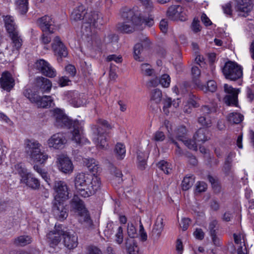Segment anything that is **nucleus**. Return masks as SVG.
<instances>
[{
    "label": "nucleus",
    "mask_w": 254,
    "mask_h": 254,
    "mask_svg": "<svg viewBox=\"0 0 254 254\" xmlns=\"http://www.w3.org/2000/svg\"><path fill=\"white\" fill-rule=\"evenodd\" d=\"M54 117L55 119V125L57 127L68 128L73 127V130L71 132V139L74 142L79 145H82L88 142L82 134V122L70 120L60 110L55 111Z\"/></svg>",
    "instance_id": "1"
},
{
    "label": "nucleus",
    "mask_w": 254,
    "mask_h": 254,
    "mask_svg": "<svg viewBox=\"0 0 254 254\" xmlns=\"http://www.w3.org/2000/svg\"><path fill=\"white\" fill-rule=\"evenodd\" d=\"M101 182L96 176L83 173H78L74 179V186L77 193L83 197H88L99 189Z\"/></svg>",
    "instance_id": "2"
},
{
    "label": "nucleus",
    "mask_w": 254,
    "mask_h": 254,
    "mask_svg": "<svg viewBox=\"0 0 254 254\" xmlns=\"http://www.w3.org/2000/svg\"><path fill=\"white\" fill-rule=\"evenodd\" d=\"M102 17L101 14L97 11H91L86 13L84 15V23L81 27L83 35L87 38L90 37L92 44L99 45L101 40L96 34H92V27H97L99 25H102Z\"/></svg>",
    "instance_id": "3"
},
{
    "label": "nucleus",
    "mask_w": 254,
    "mask_h": 254,
    "mask_svg": "<svg viewBox=\"0 0 254 254\" xmlns=\"http://www.w3.org/2000/svg\"><path fill=\"white\" fill-rule=\"evenodd\" d=\"M70 208L72 211L77 213L79 216V221L87 227L92 225L88 211L86 208L84 202L77 195H74L70 201Z\"/></svg>",
    "instance_id": "4"
},
{
    "label": "nucleus",
    "mask_w": 254,
    "mask_h": 254,
    "mask_svg": "<svg viewBox=\"0 0 254 254\" xmlns=\"http://www.w3.org/2000/svg\"><path fill=\"white\" fill-rule=\"evenodd\" d=\"M97 123L98 127L95 126L93 128L94 140L99 148H104L108 146L105 128H111V126L107 121L103 119H99Z\"/></svg>",
    "instance_id": "5"
},
{
    "label": "nucleus",
    "mask_w": 254,
    "mask_h": 254,
    "mask_svg": "<svg viewBox=\"0 0 254 254\" xmlns=\"http://www.w3.org/2000/svg\"><path fill=\"white\" fill-rule=\"evenodd\" d=\"M222 71L226 78L231 80H236L243 75L241 67L231 61L226 63Z\"/></svg>",
    "instance_id": "6"
},
{
    "label": "nucleus",
    "mask_w": 254,
    "mask_h": 254,
    "mask_svg": "<svg viewBox=\"0 0 254 254\" xmlns=\"http://www.w3.org/2000/svg\"><path fill=\"white\" fill-rule=\"evenodd\" d=\"M121 15L124 20L130 21L134 23H140L139 13L137 7L130 8L127 7H123L120 11Z\"/></svg>",
    "instance_id": "7"
},
{
    "label": "nucleus",
    "mask_w": 254,
    "mask_h": 254,
    "mask_svg": "<svg viewBox=\"0 0 254 254\" xmlns=\"http://www.w3.org/2000/svg\"><path fill=\"white\" fill-rule=\"evenodd\" d=\"M224 91L227 94L224 98V102L228 106H237L238 104V96L240 92L239 89L234 88L227 84L224 85Z\"/></svg>",
    "instance_id": "8"
},
{
    "label": "nucleus",
    "mask_w": 254,
    "mask_h": 254,
    "mask_svg": "<svg viewBox=\"0 0 254 254\" xmlns=\"http://www.w3.org/2000/svg\"><path fill=\"white\" fill-rule=\"evenodd\" d=\"M34 67L46 76L52 78L56 76V70L47 61L44 60H38L34 64Z\"/></svg>",
    "instance_id": "9"
},
{
    "label": "nucleus",
    "mask_w": 254,
    "mask_h": 254,
    "mask_svg": "<svg viewBox=\"0 0 254 254\" xmlns=\"http://www.w3.org/2000/svg\"><path fill=\"white\" fill-rule=\"evenodd\" d=\"M47 143L50 148L61 149L66 143V139L64 133L58 132L52 135L48 139Z\"/></svg>",
    "instance_id": "10"
},
{
    "label": "nucleus",
    "mask_w": 254,
    "mask_h": 254,
    "mask_svg": "<svg viewBox=\"0 0 254 254\" xmlns=\"http://www.w3.org/2000/svg\"><path fill=\"white\" fill-rule=\"evenodd\" d=\"M54 189L56 193L55 200H57V198L66 200L69 198V188L65 182L63 181H55Z\"/></svg>",
    "instance_id": "11"
},
{
    "label": "nucleus",
    "mask_w": 254,
    "mask_h": 254,
    "mask_svg": "<svg viewBox=\"0 0 254 254\" xmlns=\"http://www.w3.org/2000/svg\"><path fill=\"white\" fill-rule=\"evenodd\" d=\"M61 225H56L54 230L50 231L47 235L49 242L51 247L57 246L61 240V236L63 237L64 229Z\"/></svg>",
    "instance_id": "12"
},
{
    "label": "nucleus",
    "mask_w": 254,
    "mask_h": 254,
    "mask_svg": "<svg viewBox=\"0 0 254 254\" xmlns=\"http://www.w3.org/2000/svg\"><path fill=\"white\" fill-rule=\"evenodd\" d=\"M9 35L12 40L13 48L11 51H10L8 50V46H6L4 52L8 56H11L13 53L17 54L18 51L22 44V39L19 35L18 31L9 34Z\"/></svg>",
    "instance_id": "13"
},
{
    "label": "nucleus",
    "mask_w": 254,
    "mask_h": 254,
    "mask_svg": "<svg viewBox=\"0 0 254 254\" xmlns=\"http://www.w3.org/2000/svg\"><path fill=\"white\" fill-rule=\"evenodd\" d=\"M53 211L56 218L60 221L64 220L68 216L67 210L64 203L58 200H55L53 202Z\"/></svg>",
    "instance_id": "14"
},
{
    "label": "nucleus",
    "mask_w": 254,
    "mask_h": 254,
    "mask_svg": "<svg viewBox=\"0 0 254 254\" xmlns=\"http://www.w3.org/2000/svg\"><path fill=\"white\" fill-rule=\"evenodd\" d=\"M37 23L43 32H49L50 33H54L55 22L51 16L45 15L39 18L37 20Z\"/></svg>",
    "instance_id": "15"
},
{
    "label": "nucleus",
    "mask_w": 254,
    "mask_h": 254,
    "mask_svg": "<svg viewBox=\"0 0 254 254\" xmlns=\"http://www.w3.org/2000/svg\"><path fill=\"white\" fill-rule=\"evenodd\" d=\"M167 14L170 18L173 20L179 19L181 21H184L186 19V15L184 12V8L180 5H172L169 7Z\"/></svg>",
    "instance_id": "16"
},
{
    "label": "nucleus",
    "mask_w": 254,
    "mask_h": 254,
    "mask_svg": "<svg viewBox=\"0 0 254 254\" xmlns=\"http://www.w3.org/2000/svg\"><path fill=\"white\" fill-rule=\"evenodd\" d=\"M58 166L59 169L64 173H70L73 169V166L69 158L64 155H59L58 158Z\"/></svg>",
    "instance_id": "17"
},
{
    "label": "nucleus",
    "mask_w": 254,
    "mask_h": 254,
    "mask_svg": "<svg viewBox=\"0 0 254 254\" xmlns=\"http://www.w3.org/2000/svg\"><path fill=\"white\" fill-rule=\"evenodd\" d=\"M64 243L66 247L69 249H72L77 246V236L73 231H67L64 230L63 234Z\"/></svg>",
    "instance_id": "18"
},
{
    "label": "nucleus",
    "mask_w": 254,
    "mask_h": 254,
    "mask_svg": "<svg viewBox=\"0 0 254 254\" xmlns=\"http://www.w3.org/2000/svg\"><path fill=\"white\" fill-rule=\"evenodd\" d=\"M41 144L38 141L28 139L25 142V151L32 159L41 151Z\"/></svg>",
    "instance_id": "19"
},
{
    "label": "nucleus",
    "mask_w": 254,
    "mask_h": 254,
    "mask_svg": "<svg viewBox=\"0 0 254 254\" xmlns=\"http://www.w3.org/2000/svg\"><path fill=\"white\" fill-rule=\"evenodd\" d=\"M52 48L56 55L61 57H65L67 55L66 48L61 41L59 36H56L53 40Z\"/></svg>",
    "instance_id": "20"
},
{
    "label": "nucleus",
    "mask_w": 254,
    "mask_h": 254,
    "mask_svg": "<svg viewBox=\"0 0 254 254\" xmlns=\"http://www.w3.org/2000/svg\"><path fill=\"white\" fill-rule=\"evenodd\" d=\"M0 82L2 88L7 91H9L14 85V80L8 72L2 74Z\"/></svg>",
    "instance_id": "21"
},
{
    "label": "nucleus",
    "mask_w": 254,
    "mask_h": 254,
    "mask_svg": "<svg viewBox=\"0 0 254 254\" xmlns=\"http://www.w3.org/2000/svg\"><path fill=\"white\" fill-rule=\"evenodd\" d=\"M149 40L146 38L141 43H137L134 47V58L135 60L138 61H142V58L139 56L141 52L143 51L144 49L149 47L150 45Z\"/></svg>",
    "instance_id": "22"
},
{
    "label": "nucleus",
    "mask_w": 254,
    "mask_h": 254,
    "mask_svg": "<svg viewBox=\"0 0 254 254\" xmlns=\"http://www.w3.org/2000/svg\"><path fill=\"white\" fill-rule=\"evenodd\" d=\"M123 22L119 23L117 24V30L123 33H129L133 32L135 29V27L139 25V23H134L130 21H126Z\"/></svg>",
    "instance_id": "23"
},
{
    "label": "nucleus",
    "mask_w": 254,
    "mask_h": 254,
    "mask_svg": "<svg viewBox=\"0 0 254 254\" xmlns=\"http://www.w3.org/2000/svg\"><path fill=\"white\" fill-rule=\"evenodd\" d=\"M36 84L42 93L49 92L52 85L49 79L42 76L37 77Z\"/></svg>",
    "instance_id": "24"
},
{
    "label": "nucleus",
    "mask_w": 254,
    "mask_h": 254,
    "mask_svg": "<svg viewBox=\"0 0 254 254\" xmlns=\"http://www.w3.org/2000/svg\"><path fill=\"white\" fill-rule=\"evenodd\" d=\"M39 107L48 108L54 105L53 99L50 96H37L35 102Z\"/></svg>",
    "instance_id": "25"
},
{
    "label": "nucleus",
    "mask_w": 254,
    "mask_h": 254,
    "mask_svg": "<svg viewBox=\"0 0 254 254\" xmlns=\"http://www.w3.org/2000/svg\"><path fill=\"white\" fill-rule=\"evenodd\" d=\"M21 182L25 184L26 186L32 189H37L40 187L39 180L33 177V175L29 173L28 175L24 177V179L20 180Z\"/></svg>",
    "instance_id": "26"
},
{
    "label": "nucleus",
    "mask_w": 254,
    "mask_h": 254,
    "mask_svg": "<svg viewBox=\"0 0 254 254\" xmlns=\"http://www.w3.org/2000/svg\"><path fill=\"white\" fill-rule=\"evenodd\" d=\"M237 2L238 9L244 13H247L252 8V4L254 3V0H235Z\"/></svg>",
    "instance_id": "27"
},
{
    "label": "nucleus",
    "mask_w": 254,
    "mask_h": 254,
    "mask_svg": "<svg viewBox=\"0 0 254 254\" xmlns=\"http://www.w3.org/2000/svg\"><path fill=\"white\" fill-rule=\"evenodd\" d=\"M164 226L163 217L161 216H158L152 230L153 236L158 239L161 235Z\"/></svg>",
    "instance_id": "28"
},
{
    "label": "nucleus",
    "mask_w": 254,
    "mask_h": 254,
    "mask_svg": "<svg viewBox=\"0 0 254 254\" xmlns=\"http://www.w3.org/2000/svg\"><path fill=\"white\" fill-rule=\"evenodd\" d=\"M5 26L8 33L11 34L17 32V27L13 17L10 15H6L4 17Z\"/></svg>",
    "instance_id": "29"
},
{
    "label": "nucleus",
    "mask_w": 254,
    "mask_h": 254,
    "mask_svg": "<svg viewBox=\"0 0 254 254\" xmlns=\"http://www.w3.org/2000/svg\"><path fill=\"white\" fill-rule=\"evenodd\" d=\"M134 238H127L125 240V248L129 254H138L136 242Z\"/></svg>",
    "instance_id": "30"
},
{
    "label": "nucleus",
    "mask_w": 254,
    "mask_h": 254,
    "mask_svg": "<svg viewBox=\"0 0 254 254\" xmlns=\"http://www.w3.org/2000/svg\"><path fill=\"white\" fill-rule=\"evenodd\" d=\"M85 9L83 5H80L76 7L71 14V18L75 21L83 19L84 21V15H86Z\"/></svg>",
    "instance_id": "31"
},
{
    "label": "nucleus",
    "mask_w": 254,
    "mask_h": 254,
    "mask_svg": "<svg viewBox=\"0 0 254 254\" xmlns=\"http://www.w3.org/2000/svg\"><path fill=\"white\" fill-rule=\"evenodd\" d=\"M170 77L169 75L167 74H164L160 78H156L150 81V84L153 86H156L159 83L164 87H168L170 85Z\"/></svg>",
    "instance_id": "32"
},
{
    "label": "nucleus",
    "mask_w": 254,
    "mask_h": 254,
    "mask_svg": "<svg viewBox=\"0 0 254 254\" xmlns=\"http://www.w3.org/2000/svg\"><path fill=\"white\" fill-rule=\"evenodd\" d=\"M84 162L89 171L91 172L94 176L100 170L98 162L93 158L85 159Z\"/></svg>",
    "instance_id": "33"
},
{
    "label": "nucleus",
    "mask_w": 254,
    "mask_h": 254,
    "mask_svg": "<svg viewBox=\"0 0 254 254\" xmlns=\"http://www.w3.org/2000/svg\"><path fill=\"white\" fill-rule=\"evenodd\" d=\"M208 130L204 128H200L193 135L194 140L198 144L203 143L208 139L207 136Z\"/></svg>",
    "instance_id": "34"
},
{
    "label": "nucleus",
    "mask_w": 254,
    "mask_h": 254,
    "mask_svg": "<svg viewBox=\"0 0 254 254\" xmlns=\"http://www.w3.org/2000/svg\"><path fill=\"white\" fill-rule=\"evenodd\" d=\"M114 152L118 159H123L126 156V153L124 144L121 143H118L115 146Z\"/></svg>",
    "instance_id": "35"
},
{
    "label": "nucleus",
    "mask_w": 254,
    "mask_h": 254,
    "mask_svg": "<svg viewBox=\"0 0 254 254\" xmlns=\"http://www.w3.org/2000/svg\"><path fill=\"white\" fill-rule=\"evenodd\" d=\"M244 119V116L240 113H231L227 116L228 121L233 124H238Z\"/></svg>",
    "instance_id": "36"
},
{
    "label": "nucleus",
    "mask_w": 254,
    "mask_h": 254,
    "mask_svg": "<svg viewBox=\"0 0 254 254\" xmlns=\"http://www.w3.org/2000/svg\"><path fill=\"white\" fill-rule=\"evenodd\" d=\"M32 241V238L29 236H20L14 240V244L17 246H24L30 244Z\"/></svg>",
    "instance_id": "37"
},
{
    "label": "nucleus",
    "mask_w": 254,
    "mask_h": 254,
    "mask_svg": "<svg viewBox=\"0 0 254 254\" xmlns=\"http://www.w3.org/2000/svg\"><path fill=\"white\" fill-rule=\"evenodd\" d=\"M194 183V177L193 175L186 176L182 182V188L184 190H189Z\"/></svg>",
    "instance_id": "38"
},
{
    "label": "nucleus",
    "mask_w": 254,
    "mask_h": 254,
    "mask_svg": "<svg viewBox=\"0 0 254 254\" xmlns=\"http://www.w3.org/2000/svg\"><path fill=\"white\" fill-rule=\"evenodd\" d=\"M187 129L185 126H180L175 130L174 136L179 141H184Z\"/></svg>",
    "instance_id": "39"
},
{
    "label": "nucleus",
    "mask_w": 254,
    "mask_h": 254,
    "mask_svg": "<svg viewBox=\"0 0 254 254\" xmlns=\"http://www.w3.org/2000/svg\"><path fill=\"white\" fill-rule=\"evenodd\" d=\"M157 166L166 174H170L172 172L171 165L164 160L158 162Z\"/></svg>",
    "instance_id": "40"
},
{
    "label": "nucleus",
    "mask_w": 254,
    "mask_h": 254,
    "mask_svg": "<svg viewBox=\"0 0 254 254\" xmlns=\"http://www.w3.org/2000/svg\"><path fill=\"white\" fill-rule=\"evenodd\" d=\"M15 3L21 14H24L27 11L28 0H16Z\"/></svg>",
    "instance_id": "41"
},
{
    "label": "nucleus",
    "mask_w": 254,
    "mask_h": 254,
    "mask_svg": "<svg viewBox=\"0 0 254 254\" xmlns=\"http://www.w3.org/2000/svg\"><path fill=\"white\" fill-rule=\"evenodd\" d=\"M198 122L203 127H208L211 126L212 121L209 116L201 115L198 118Z\"/></svg>",
    "instance_id": "42"
},
{
    "label": "nucleus",
    "mask_w": 254,
    "mask_h": 254,
    "mask_svg": "<svg viewBox=\"0 0 254 254\" xmlns=\"http://www.w3.org/2000/svg\"><path fill=\"white\" fill-rule=\"evenodd\" d=\"M71 96L72 97V95H71ZM69 102L75 107H80L84 104V101L78 94H73V98Z\"/></svg>",
    "instance_id": "43"
},
{
    "label": "nucleus",
    "mask_w": 254,
    "mask_h": 254,
    "mask_svg": "<svg viewBox=\"0 0 254 254\" xmlns=\"http://www.w3.org/2000/svg\"><path fill=\"white\" fill-rule=\"evenodd\" d=\"M162 94L160 90L158 89H154L151 93V100L155 103H159L162 99Z\"/></svg>",
    "instance_id": "44"
},
{
    "label": "nucleus",
    "mask_w": 254,
    "mask_h": 254,
    "mask_svg": "<svg viewBox=\"0 0 254 254\" xmlns=\"http://www.w3.org/2000/svg\"><path fill=\"white\" fill-rule=\"evenodd\" d=\"M117 226L113 222L108 223L104 230L105 236L107 238H110L114 232L115 229L117 228Z\"/></svg>",
    "instance_id": "45"
},
{
    "label": "nucleus",
    "mask_w": 254,
    "mask_h": 254,
    "mask_svg": "<svg viewBox=\"0 0 254 254\" xmlns=\"http://www.w3.org/2000/svg\"><path fill=\"white\" fill-rule=\"evenodd\" d=\"M146 155L145 153L141 152H137V160L138 162V167L141 170L145 168L146 164Z\"/></svg>",
    "instance_id": "46"
},
{
    "label": "nucleus",
    "mask_w": 254,
    "mask_h": 254,
    "mask_svg": "<svg viewBox=\"0 0 254 254\" xmlns=\"http://www.w3.org/2000/svg\"><path fill=\"white\" fill-rule=\"evenodd\" d=\"M23 94L26 98L29 99L32 102H35L38 96L35 92L33 91L32 89L31 88L25 89L24 91Z\"/></svg>",
    "instance_id": "47"
},
{
    "label": "nucleus",
    "mask_w": 254,
    "mask_h": 254,
    "mask_svg": "<svg viewBox=\"0 0 254 254\" xmlns=\"http://www.w3.org/2000/svg\"><path fill=\"white\" fill-rule=\"evenodd\" d=\"M115 242L118 244L121 245L123 243L124 241L123 229L121 226L117 228V231L115 234Z\"/></svg>",
    "instance_id": "48"
},
{
    "label": "nucleus",
    "mask_w": 254,
    "mask_h": 254,
    "mask_svg": "<svg viewBox=\"0 0 254 254\" xmlns=\"http://www.w3.org/2000/svg\"><path fill=\"white\" fill-rule=\"evenodd\" d=\"M140 68L142 73L145 75L150 76L153 73V69L152 68L151 66L149 64H141Z\"/></svg>",
    "instance_id": "49"
},
{
    "label": "nucleus",
    "mask_w": 254,
    "mask_h": 254,
    "mask_svg": "<svg viewBox=\"0 0 254 254\" xmlns=\"http://www.w3.org/2000/svg\"><path fill=\"white\" fill-rule=\"evenodd\" d=\"M48 158V155L44 153H42L41 151L39 153H37L36 156L32 158V159L36 162H38L41 164L44 163Z\"/></svg>",
    "instance_id": "50"
},
{
    "label": "nucleus",
    "mask_w": 254,
    "mask_h": 254,
    "mask_svg": "<svg viewBox=\"0 0 254 254\" xmlns=\"http://www.w3.org/2000/svg\"><path fill=\"white\" fill-rule=\"evenodd\" d=\"M104 41L106 44L116 43L118 41V36L115 33H110L105 37Z\"/></svg>",
    "instance_id": "51"
},
{
    "label": "nucleus",
    "mask_w": 254,
    "mask_h": 254,
    "mask_svg": "<svg viewBox=\"0 0 254 254\" xmlns=\"http://www.w3.org/2000/svg\"><path fill=\"white\" fill-rule=\"evenodd\" d=\"M15 169L21 176V179H24V177H26L29 173H28L26 169H25L23 165L21 163L17 164L15 165Z\"/></svg>",
    "instance_id": "52"
},
{
    "label": "nucleus",
    "mask_w": 254,
    "mask_h": 254,
    "mask_svg": "<svg viewBox=\"0 0 254 254\" xmlns=\"http://www.w3.org/2000/svg\"><path fill=\"white\" fill-rule=\"evenodd\" d=\"M207 179L209 182L211 184L214 191L216 193L219 192L221 190V188L217 181L210 175H208L207 176Z\"/></svg>",
    "instance_id": "53"
},
{
    "label": "nucleus",
    "mask_w": 254,
    "mask_h": 254,
    "mask_svg": "<svg viewBox=\"0 0 254 254\" xmlns=\"http://www.w3.org/2000/svg\"><path fill=\"white\" fill-rule=\"evenodd\" d=\"M200 111L202 115L209 116L210 114L216 111V108L215 107H210L207 105H204L201 107Z\"/></svg>",
    "instance_id": "54"
},
{
    "label": "nucleus",
    "mask_w": 254,
    "mask_h": 254,
    "mask_svg": "<svg viewBox=\"0 0 254 254\" xmlns=\"http://www.w3.org/2000/svg\"><path fill=\"white\" fill-rule=\"evenodd\" d=\"M172 101L171 98H167L166 99H164L163 100V110L164 113L168 115L169 113V108H170L172 105Z\"/></svg>",
    "instance_id": "55"
},
{
    "label": "nucleus",
    "mask_w": 254,
    "mask_h": 254,
    "mask_svg": "<svg viewBox=\"0 0 254 254\" xmlns=\"http://www.w3.org/2000/svg\"><path fill=\"white\" fill-rule=\"evenodd\" d=\"M49 32H43V34L41 35L40 39L41 43L47 45L51 41V37Z\"/></svg>",
    "instance_id": "56"
},
{
    "label": "nucleus",
    "mask_w": 254,
    "mask_h": 254,
    "mask_svg": "<svg viewBox=\"0 0 254 254\" xmlns=\"http://www.w3.org/2000/svg\"><path fill=\"white\" fill-rule=\"evenodd\" d=\"M218 222L216 220H213L209 224L208 230L210 235L216 234V231L218 229Z\"/></svg>",
    "instance_id": "57"
},
{
    "label": "nucleus",
    "mask_w": 254,
    "mask_h": 254,
    "mask_svg": "<svg viewBox=\"0 0 254 254\" xmlns=\"http://www.w3.org/2000/svg\"><path fill=\"white\" fill-rule=\"evenodd\" d=\"M182 142L184 143V144L187 146L190 149H192L193 150H197V142L195 140H186L184 139V141H182Z\"/></svg>",
    "instance_id": "58"
},
{
    "label": "nucleus",
    "mask_w": 254,
    "mask_h": 254,
    "mask_svg": "<svg viewBox=\"0 0 254 254\" xmlns=\"http://www.w3.org/2000/svg\"><path fill=\"white\" fill-rule=\"evenodd\" d=\"M127 233L129 237L134 238L136 235V230L132 223H128L127 227Z\"/></svg>",
    "instance_id": "59"
},
{
    "label": "nucleus",
    "mask_w": 254,
    "mask_h": 254,
    "mask_svg": "<svg viewBox=\"0 0 254 254\" xmlns=\"http://www.w3.org/2000/svg\"><path fill=\"white\" fill-rule=\"evenodd\" d=\"M165 138V135L161 131H157L153 135V139L156 141H162Z\"/></svg>",
    "instance_id": "60"
},
{
    "label": "nucleus",
    "mask_w": 254,
    "mask_h": 254,
    "mask_svg": "<svg viewBox=\"0 0 254 254\" xmlns=\"http://www.w3.org/2000/svg\"><path fill=\"white\" fill-rule=\"evenodd\" d=\"M207 189V185L203 182L197 183L196 185V191L198 192L205 191Z\"/></svg>",
    "instance_id": "61"
},
{
    "label": "nucleus",
    "mask_w": 254,
    "mask_h": 254,
    "mask_svg": "<svg viewBox=\"0 0 254 254\" xmlns=\"http://www.w3.org/2000/svg\"><path fill=\"white\" fill-rule=\"evenodd\" d=\"M200 73V70L197 66H193L191 67V75L194 80L197 79L199 77Z\"/></svg>",
    "instance_id": "62"
},
{
    "label": "nucleus",
    "mask_w": 254,
    "mask_h": 254,
    "mask_svg": "<svg viewBox=\"0 0 254 254\" xmlns=\"http://www.w3.org/2000/svg\"><path fill=\"white\" fill-rule=\"evenodd\" d=\"M66 71L69 75L73 77L76 74V70L74 66L71 64H68L65 67Z\"/></svg>",
    "instance_id": "63"
},
{
    "label": "nucleus",
    "mask_w": 254,
    "mask_h": 254,
    "mask_svg": "<svg viewBox=\"0 0 254 254\" xmlns=\"http://www.w3.org/2000/svg\"><path fill=\"white\" fill-rule=\"evenodd\" d=\"M223 12L225 14L231 15L232 14V9L231 2H228L222 6Z\"/></svg>",
    "instance_id": "64"
}]
</instances>
